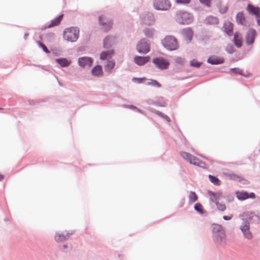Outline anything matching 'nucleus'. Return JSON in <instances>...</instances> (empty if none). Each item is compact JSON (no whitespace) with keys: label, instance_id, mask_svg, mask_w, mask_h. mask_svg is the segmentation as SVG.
<instances>
[{"label":"nucleus","instance_id":"1","mask_svg":"<svg viewBox=\"0 0 260 260\" xmlns=\"http://www.w3.org/2000/svg\"><path fill=\"white\" fill-rule=\"evenodd\" d=\"M246 219H243V222L240 225V229L243 234L244 237L248 240H250L252 238V235L250 231L249 221L256 222L257 221V213L254 212L247 211L244 213Z\"/></svg>","mask_w":260,"mask_h":260},{"label":"nucleus","instance_id":"2","mask_svg":"<svg viewBox=\"0 0 260 260\" xmlns=\"http://www.w3.org/2000/svg\"><path fill=\"white\" fill-rule=\"evenodd\" d=\"M211 228L213 233V239L218 248L222 247L226 243L225 231L221 225L212 223Z\"/></svg>","mask_w":260,"mask_h":260},{"label":"nucleus","instance_id":"3","mask_svg":"<svg viewBox=\"0 0 260 260\" xmlns=\"http://www.w3.org/2000/svg\"><path fill=\"white\" fill-rule=\"evenodd\" d=\"M162 46L167 50L172 51L176 50L179 48L177 39L173 36H167L161 40Z\"/></svg>","mask_w":260,"mask_h":260},{"label":"nucleus","instance_id":"4","mask_svg":"<svg viewBox=\"0 0 260 260\" xmlns=\"http://www.w3.org/2000/svg\"><path fill=\"white\" fill-rule=\"evenodd\" d=\"M175 20L179 24L188 25L193 21V17L186 11H180L176 13Z\"/></svg>","mask_w":260,"mask_h":260},{"label":"nucleus","instance_id":"5","mask_svg":"<svg viewBox=\"0 0 260 260\" xmlns=\"http://www.w3.org/2000/svg\"><path fill=\"white\" fill-rule=\"evenodd\" d=\"M63 38L71 42H75L79 36V28L77 27H71L66 28L63 31Z\"/></svg>","mask_w":260,"mask_h":260},{"label":"nucleus","instance_id":"6","mask_svg":"<svg viewBox=\"0 0 260 260\" xmlns=\"http://www.w3.org/2000/svg\"><path fill=\"white\" fill-rule=\"evenodd\" d=\"M99 22L101 29L104 32L109 31L113 24L112 19L103 15L99 16Z\"/></svg>","mask_w":260,"mask_h":260},{"label":"nucleus","instance_id":"7","mask_svg":"<svg viewBox=\"0 0 260 260\" xmlns=\"http://www.w3.org/2000/svg\"><path fill=\"white\" fill-rule=\"evenodd\" d=\"M136 49L141 54H146L150 50V45L149 41L145 38L141 39L138 42Z\"/></svg>","mask_w":260,"mask_h":260},{"label":"nucleus","instance_id":"8","mask_svg":"<svg viewBox=\"0 0 260 260\" xmlns=\"http://www.w3.org/2000/svg\"><path fill=\"white\" fill-rule=\"evenodd\" d=\"M154 8L159 11H168L171 6L169 0H154Z\"/></svg>","mask_w":260,"mask_h":260},{"label":"nucleus","instance_id":"9","mask_svg":"<svg viewBox=\"0 0 260 260\" xmlns=\"http://www.w3.org/2000/svg\"><path fill=\"white\" fill-rule=\"evenodd\" d=\"M152 62L155 64L156 68L162 70L168 69L170 65V62L162 57L153 58L152 59Z\"/></svg>","mask_w":260,"mask_h":260},{"label":"nucleus","instance_id":"10","mask_svg":"<svg viewBox=\"0 0 260 260\" xmlns=\"http://www.w3.org/2000/svg\"><path fill=\"white\" fill-rule=\"evenodd\" d=\"M180 155L182 158L189 162L190 164H193L195 166H199V163L201 161L191 154L182 151L180 153Z\"/></svg>","mask_w":260,"mask_h":260},{"label":"nucleus","instance_id":"11","mask_svg":"<svg viewBox=\"0 0 260 260\" xmlns=\"http://www.w3.org/2000/svg\"><path fill=\"white\" fill-rule=\"evenodd\" d=\"M256 31L254 28H249L246 34L245 42L247 45H251L254 42Z\"/></svg>","mask_w":260,"mask_h":260},{"label":"nucleus","instance_id":"12","mask_svg":"<svg viewBox=\"0 0 260 260\" xmlns=\"http://www.w3.org/2000/svg\"><path fill=\"white\" fill-rule=\"evenodd\" d=\"M92 63L93 59L89 57L83 56L78 58V64L82 68H90L92 66Z\"/></svg>","mask_w":260,"mask_h":260},{"label":"nucleus","instance_id":"13","mask_svg":"<svg viewBox=\"0 0 260 260\" xmlns=\"http://www.w3.org/2000/svg\"><path fill=\"white\" fill-rule=\"evenodd\" d=\"M207 62L212 65H218L224 62V58L223 57L214 55L209 56L207 59Z\"/></svg>","mask_w":260,"mask_h":260},{"label":"nucleus","instance_id":"14","mask_svg":"<svg viewBox=\"0 0 260 260\" xmlns=\"http://www.w3.org/2000/svg\"><path fill=\"white\" fill-rule=\"evenodd\" d=\"M143 22L146 25H152L154 22L153 14L151 12H146L142 15Z\"/></svg>","mask_w":260,"mask_h":260},{"label":"nucleus","instance_id":"15","mask_svg":"<svg viewBox=\"0 0 260 260\" xmlns=\"http://www.w3.org/2000/svg\"><path fill=\"white\" fill-rule=\"evenodd\" d=\"M182 34L183 36L184 39L187 43H190L193 35V31L190 27H186L182 30Z\"/></svg>","mask_w":260,"mask_h":260},{"label":"nucleus","instance_id":"16","mask_svg":"<svg viewBox=\"0 0 260 260\" xmlns=\"http://www.w3.org/2000/svg\"><path fill=\"white\" fill-rule=\"evenodd\" d=\"M150 57L149 56H136L134 57V62L136 64L139 66H142L149 62Z\"/></svg>","mask_w":260,"mask_h":260},{"label":"nucleus","instance_id":"17","mask_svg":"<svg viewBox=\"0 0 260 260\" xmlns=\"http://www.w3.org/2000/svg\"><path fill=\"white\" fill-rule=\"evenodd\" d=\"M248 12L255 17L260 13V7L255 6L251 4H248L246 7Z\"/></svg>","mask_w":260,"mask_h":260},{"label":"nucleus","instance_id":"18","mask_svg":"<svg viewBox=\"0 0 260 260\" xmlns=\"http://www.w3.org/2000/svg\"><path fill=\"white\" fill-rule=\"evenodd\" d=\"M233 42L234 45L238 48L242 46L243 38L242 35L239 32H236L234 35Z\"/></svg>","mask_w":260,"mask_h":260},{"label":"nucleus","instance_id":"19","mask_svg":"<svg viewBox=\"0 0 260 260\" xmlns=\"http://www.w3.org/2000/svg\"><path fill=\"white\" fill-rule=\"evenodd\" d=\"M234 25L231 22H227L224 23L223 31L229 36H232L233 34Z\"/></svg>","mask_w":260,"mask_h":260},{"label":"nucleus","instance_id":"20","mask_svg":"<svg viewBox=\"0 0 260 260\" xmlns=\"http://www.w3.org/2000/svg\"><path fill=\"white\" fill-rule=\"evenodd\" d=\"M63 16V14H61L52 20L50 23L48 25L45 26V28H49L58 25L60 24Z\"/></svg>","mask_w":260,"mask_h":260},{"label":"nucleus","instance_id":"21","mask_svg":"<svg viewBox=\"0 0 260 260\" xmlns=\"http://www.w3.org/2000/svg\"><path fill=\"white\" fill-rule=\"evenodd\" d=\"M236 19V22L238 24L244 26L246 25V19L244 17V13L242 11L239 12L237 14Z\"/></svg>","mask_w":260,"mask_h":260},{"label":"nucleus","instance_id":"22","mask_svg":"<svg viewBox=\"0 0 260 260\" xmlns=\"http://www.w3.org/2000/svg\"><path fill=\"white\" fill-rule=\"evenodd\" d=\"M92 75L95 77H101L103 74L102 67L101 65H96L91 70Z\"/></svg>","mask_w":260,"mask_h":260},{"label":"nucleus","instance_id":"23","mask_svg":"<svg viewBox=\"0 0 260 260\" xmlns=\"http://www.w3.org/2000/svg\"><path fill=\"white\" fill-rule=\"evenodd\" d=\"M56 62L59 64L61 67L66 68L69 67L71 63V61L68 60L66 58H58L55 59Z\"/></svg>","mask_w":260,"mask_h":260},{"label":"nucleus","instance_id":"24","mask_svg":"<svg viewBox=\"0 0 260 260\" xmlns=\"http://www.w3.org/2000/svg\"><path fill=\"white\" fill-rule=\"evenodd\" d=\"M220 197V196H210L211 199L213 201V202H215V203L216 204L217 209L221 211H223L226 209V206L225 204L220 203L218 201H217V199Z\"/></svg>","mask_w":260,"mask_h":260},{"label":"nucleus","instance_id":"25","mask_svg":"<svg viewBox=\"0 0 260 260\" xmlns=\"http://www.w3.org/2000/svg\"><path fill=\"white\" fill-rule=\"evenodd\" d=\"M205 23L208 25H217L219 23V20L216 17L209 16L205 19Z\"/></svg>","mask_w":260,"mask_h":260},{"label":"nucleus","instance_id":"26","mask_svg":"<svg viewBox=\"0 0 260 260\" xmlns=\"http://www.w3.org/2000/svg\"><path fill=\"white\" fill-rule=\"evenodd\" d=\"M114 53V51L113 50L103 51L101 53L100 59L103 60H106L108 57H111Z\"/></svg>","mask_w":260,"mask_h":260},{"label":"nucleus","instance_id":"27","mask_svg":"<svg viewBox=\"0 0 260 260\" xmlns=\"http://www.w3.org/2000/svg\"><path fill=\"white\" fill-rule=\"evenodd\" d=\"M154 31L155 29L153 28H146L143 30L145 36L150 39L153 38Z\"/></svg>","mask_w":260,"mask_h":260},{"label":"nucleus","instance_id":"28","mask_svg":"<svg viewBox=\"0 0 260 260\" xmlns=\"http://www.w3.org/2000/svg\"><path fill=\"white\" fill-rule=\"evenodd\" d=\"M115 63L114 61L109 60L107 62L105 66V70L107 72H111L112 70L114 68Z\"/></svg>","mask_w":260,"mask_h":260},{"label":"nucleus","instance_id":"29","mask_svg":"<svg viewBox=\"0 0 260 260\" xmlns=\"http://www.w3.org/2000/svg\"><path fill=\"white\" fill-rule=\"evenodd\" d=\"M145 84L146 85H150L153 87L159 88L161 86V85L156 80L154 79H149Z\"/></svg>","mask_w":260,"mask_h":260},{"label":"nucleus","instance_id":"30","mask_svg":"<svg viewBox=\"0 0 260 260\" xmlns=\"http://www.w3.org/2000/svg\"><path fill=\"white\" fill-rule=\"evenodd\" d=\"M194 209L200 214H203L206 212L203 209V206L200 203H197L194 205Z\"/></svg>","mask_w":260,"mask_h":260},{"label":"nucleus","instance_id":"31","mask_svg":"<svg viewBox=\"0 0 260 260\" xmlns=\"http://www.w3.org/2000/svg\"><path fill=\"white\" fill-rule=\"evenodd\" d=\"M209 180L211 182H212L213 184H214L215 185H219L220 184V180L216 177V176H212L211 175H209L208 176Z\"/></svg>","mask_w":260,"mask_h":260},{"label":"nucleus","instance_id":"32","mask_svg":"<svg viewBox=\"0 0 260 260\" xmlns=\"http://www.w3.org/2000/svg\"><path fill=\"white\" fill-rule=\"evenodd\" d=\"M55 239L56 242H63L67 240V237L65 236L63 233L56 234L55 236Z\"/></svg>","mask_w":260,"mask_h":260},{"label":"nucleus","instance_id":"33","mask_svg":"<svg viewBox=\"0 0 260 260\" xmlns=\"http://www.w3.org/2000/svg\"><path fill=\"white\" fill-rule=\"evenodd\" d=\"M202 62H200L196 59H193L189 61V64L191 67L196 68H199L202 64Z\"/></svg>","mask_w":260,"mask_h":260},{"label":"nucleus","instance_id":"34","mask_svg":"<svg viewBox=\"0 0 260 260\" xmlns=\"http://www.w3.org/2000/svg\"><path fill=\"white\" fill-rule=\"evenodd\" d=\"M155 113L159 116L160 117L163 118L165 119L166 121H167L168 122H170L171 119L170 118L166 115H165L164 113H162L161 112L156 111Z\"/></svg>","mask_w":260,"mask_h":260},{"label":"nucleus","instance_id":"35","mask_svg":"<svg viewBox=\"0 0 260 260\" xmlns=\"http://www.w3.org/2000/svg\"><path fill=\"white\" fill-rule=\"evenodd\" d=\"M38 45L42 48L43 50L46 53H49L50 52L48 48L41 41H38L37 42Z\"/></svg>","mask_w":260,"mask_h":260},{"label":"nucleus","instance_id":"36","mask_svg":"<svg viewBox=\"0 0 260 260\" xmlns=\"http://www.w3.org/2000/svg\"><path fill=\"white\" fill-rule=\"evenodd\" d=\"M103 45L104 47L107 49H108L111 47V45L109 42V38L108 37H106L104 39Z\"/></svg>","mask_w":260,"mask_h":260},{"label":"nucleus","instance_id":"37","mask_svg":"<svg viewBox=\"0 0 260 260\" xmlns=\"http://www.w3.org/2000/svg\"><path fill=\"white\" fill-rule=\"evenodd\" d=\"M225 51L229 53V54H233L235 51V49L233 45L229 44L228 45L226 48Z\"/></svg>","mask_w":260,"mask_h":260},{"label":"nucleus","instance_id":"38","mask_svg":"<svg viewBox=\"0 0 260 260\" xmlns=\"http://www.w3.org/2000/svg\"><path fill=\"white\" fill-rule=\"evenodd\" d=\"M146 79L145 77L143 78H137L134 77L132 79V81L134 82H136L138 84H140L143 82L144 81L146 80Z\"/></svg>","mask_w":260,"mask_h":260},{"label":"nucleus","instance_id":"39","mask_svg":"<svg viewBox=\"0 0 260 260\" xmlns=\"http://www.w3.org/2000/svg\"><path fill=\"white\" fill-rule=\"evenodd\" d=\"M231 71L234 73L236 74H239L240 75H243V71L239 68H234L231 69Z\"/></svg>","mask_w":260,"mask_h":260},{"label":"nucleus","instance_id":"40","mask_svg":"<svg viewBox=\"0 0 260 260\" xmlns=\"http://www.w3.org/2000/svg\"><path fill=\"white\" fill-rule=\"evenodd\" d=\"M236 195H251V196H252V195H255V194L253 192L248 193L246 191L242 190L241 191H236Z\"/></svg>","mask_w":260,"mask_h":260},{"label":"nucleus","instance_id":"41","mask_svg":"<svg viewBox=\"0 0 260 260\" xmlns=\"http://www.w3.org/2000/svg\"><path fill=\"white\" fill-rule=\"evenodd\" d=\"M236 197L239 200L242 201L249 198L254 199L255 198L256 196H236Z\"/></svg>","mask_w":260,"mask_h":260},{"label":"nucleus","instance_id":"42","mask_svg":"<svg viewBox=\"0 0 260 260\" xmlns=\"http://www.w3.org/2000/svg\"><path fill=\"white\" fill-rule=\"evenodd\" d=\"M124 107H127L129 109L133 110H137L139 113H142V111L138 108H137L136 106L131 105H124Z\"/></svg>","mask_w":260,"mask_h":260},{"label":"nucleus","instance_id":"43","mask_svg":"<svg viewBox=\"0 0 260 260\" xmlns=\"http://www.w3.org/2000/svg\"><path fill=\"white\" fill-rule=\"evenodd\" d=\"M219 8V11L221 14H224L225 13L228 11V7L226 6H224L222 7L221 6L220 7H218Z\"/></svg>","mask_w":260,"mask_h":260},{"label":"nucleus","instance_id":"44","mask_svg":"<svg viewBox=\"0 0 260 260\" xmlns=\"http://www.w3.org/2000/svg\"><path fill=\"white\" fill-rule=\"evenodd\" d=\"M191 0H176V2L179 4H188Z\"/></svg>","mask_w":260,"mask_h":260},{"label":"nucleus","instance_id":"45","mask_svg":"<svg viewBox=\"0 0 260 260\" xmlns=\"http://www.w3.org/2000/svg\"><path fill=\"white\" fill-rule=\"evenodd\" d=\"M175 61L176 63L182 65L184 64V59L181 57H177L175 59Z\"/></svg>","mask_w":260,"mask_h":260},{"label":"nucleus","instance_id":"46","mask_svg":"<svg viewBox=\"0 0 260 260\" xmlns=\"http://www.w3.org/2000/svg\"><path fill=\"white\" fill-rule=\"evenodd\" d=\"M201 3L204 4L207 7H210L211 0H199Z\"/></svg>","mask_w":260,"mask_h":260},{"label":"nucleus","instance_id":"47","mask_svg":"<svg viewBox=\"0 0 260 260\" xmlns=\"http://www.w3.org/2000/svg\"><path fill=\"white\" fill-rule=\"evenodd\" d=\"M189 201L191 203L195 202L198 199V196H189Z\"/></svg>","mask_w":260,"mask_h":260},{"label":"nucleus","instance_id":"48","mask_svg":"<svg viewBox=\"0 0 260 260\" xmlns=\"http://www.w3.org/2000/svg\"><path fill=\"white\" fill-rule=\"evenodd\" d=\"M222 218L224 220L228 221L231 220L233 218V215H231L230 216L224 215Z\"/></svg>","mask_w":260,"mask_h":260},{"label":"nucleus","instance_id":"49","mask_svg":"<svg viewBox=\"0 0 260 260\" xmlns=\"http://www.w3.org/2000/svg\"><path fill=\"white\" fill-rule=\"evenodd\" d=\"M256 21L258 26H260V13L257 15L256 17Z\"/></svg>","mask_w":260,"mask_h":260},{"label":"nucleus","instance_id":"50","mask_svg":"<svg viewBox=\"0 0 260 260\" xmlns=\"http://www.w3.org/2000/svg\"><path fill=\"white\" fill-rule=\"evenodd\" d=\"M257 220L260 223V211L257 212Z\"/></svg>","mask_w":260,"mask_h":260},{"label":"nucleus","instance_id":"51","mask_svg":"<svg viewBox=\"0 0 260 260\" xmlns=\"http://www.w3.org/2000/svg\"><path fill=\"white\" fill-rule=\"evenodd\" d=\"M29 105H35L36 104V102L33 100H29L28 101Z\"/></svg>","mask_w":260,"mask_h":260},{"label":"nucleus","instance_id":"52","mask_svg":"<svg viewBox=\"0 0 260 260\" xmlns=\"http://www.w3.org/2000/svg\"><path fill=\"white\" fill-rule=\"evenodd\" d=\"M73 234V233H67L66 234H65V236L67 237V239H68V238H69L70 236L72 235Z\"/></svg>","mask_w":260,"mask_h":260},{"label":"nucleus","instance_id":"53","mask_svg":"<svg viewBox=\"0 0 260 260\" xmlns=\"http://www.w3.org/2000/svg\"><path fill=\"white\" fill-rule=\"evenodd\" d=\"M228 198V200L229 201H233L234 200V196H227Z\"/></svg>","mask_w":260,"mask_h":260},{"label":"nucleus","instance_id":"54","mask_svg":"<svg viewBox=\"0 0 260 260\" xmlns=\"http://www.w3.org/2000/svg\"><path fill=\"white\" fill-rule=\"evenodd\" d=\"M55 78L57 80L58 83L59 85V86H62V84L59 81L58 78H57V77L55 76Z\"/></svg>","mask_w":260,"mask_h":260},{"label":"nucleus","instance_id":"55","mask_svg":"<svg viewBox=\"0 0 260 260\" xmlns=\"http://www.w3.org/2000/svg\"><path fill=\"white\" fill-rule=\"evenodd\" d=\"M208 192H209V195H213V196L216 195V194L214 192H212L211 191L209 190Z\"/></svg>","mask_w":260,"mask_h":260},{"label":"nucleus","instance_id":"56","mask_svg":"<svg viewBox=\"0 0 260 260\" xmlns=\"http://www.w3.org/2000/svg\"><path fill=\"white\" fill-rule=\"evenodd\" d=\"M68 247V246L67 244H64L62 246V248L64 249L67 248Z\"/></svg>","mask_w":260,"mask_h":260},{"label":"nucleus","instance_id":"57","mask_svg":"<svg viewBox=\"0 0 260 260\" xmlns=\"http://www.w3.org/2000/svg\"><path fill=\"white\" fill-rule=\"evenodd\" d=\"M28 36V33H25L24 35V38L25 39H26L27 37V36Z\"/></svg>","mask_w":260,"mask_h":260},{"label":"nucleus","instance_id":"58","mask_svg":"<svg viewBox=\"0 0 260 260\" xmlns=\"http://www.w3.org/2000/svg\"><path fill=\"white\" fill-rule=\"evenodd\" d=\"M190 195H197L196 192L194 191H190Z\"/></svg>","mask_w":260,"mask_h":260},{"label":"nucleus","instance_id":"59","mask_svg":"<svg viewBox=\"0 0 260 260\" xmlns=\"http://www.w3.org/2000/svg\"><path fill=\"white\" fill-rule=\"evenodd\" d=\"M4 175H2V174H0V181H1L4 178Z\"/></svg>","mask_w":260,"mask_h":260},{"label":"nucleus","instance_id":"60","mask_svg":"<svg viewBox=\"0 0 260 260\" xmlns=\"http://www.w3.org/2000/svg\"><path fill=\"white\" fill-rule=\"evenodd\" d=\"M200 156H202V157H204V158H206V159H207V158L206 157H205V156H203V155H200Z\"/></svg>","mask_w":260,"mask_h":260}]
</instances>
